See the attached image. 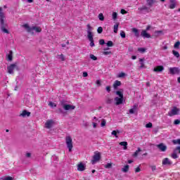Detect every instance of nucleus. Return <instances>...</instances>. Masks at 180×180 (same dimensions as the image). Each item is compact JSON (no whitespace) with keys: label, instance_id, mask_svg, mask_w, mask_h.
I'll use <instances>...</instances> for the list:
<instances>
[{"label":"nucleus","instance_id":"1","mask_svg":"<svg viewBox=\"0 0 180 180\" xmlns=\"http://www.w3.org/2000/svg\"><path fill=\"white\" fill-rule=\"evenodd\" d=\"M5 13L2 11V8H0V29L3 33L9 34V30H8V24L5 22Z\"/></svg>","mask_w":180,"mask_h":180},{"label":"nucleus","instance_id":"2","mask_svg":"<svg viewBox=\"0 0 180 180\" xmlns=\"http://www.w3.org/2000/svg\"><path fill=\"white\" fill-rule=\"evenodd\" d=\"M86 27L87 39L90 41V46L95 47V43L94 42V32H92V30H94V27H92L90 24H88Z\"/></svg>","mask_w":180,"mask_h":180},{"label":"nucleus","instance_id":"3","mask_svg":"<svg viewBox=\"0 0 180 180\" xmlns=\"http://www.w3.org/2000/svg\"><path fill=\"white\" fill-rule=\"evenodd\" d=\"M22 27H24L26 31L27 32V33H30L31 34H34V32H33L34 30L37 32V33H40V32H41V28L40 27H30L28 25V24H25L22 25Z\"/></svg>","mask_w":180,"mask_h":180},{"label":"nucleus","instance_id":"4","mask_svg":"<svg viewBox=\"0 0 180 180\" xmlns=\"http://www.w3.org/2000/svg\"><path fill=\"white\" fill-rule=\"evenodd\" d=\"M115 94L120 97H115L114 98V101H116L115 105H122V103H123V89H120V91H117Z\"/></svg>","mask_w":180,"mask_h":180},{"label":"nucleus","instance_id":"5","mask_svg":"<svg viewBox=\"0 0 180 180\" xmlns=\"http://www.w3.org/2000/svg\"><path fill=\"white\" fill-rule=\"evenodd\" d=\"M60 106L61 108H63V109H64V110H66V111H68V110L71 111L75 109V105L67 104L65 103V101L64 100H62L60 101Z\"/></svg>","mask_w":180,"mask_h":180},{"label":"nucleus","instance_id":"6","mask_svg":"<svg viewBox=\"0 0 180 180\" xmlns=\"http://www.w3.org/2000/svg\"><path fill=\"white\" fill-rule=\"evenodd\" d=\"M65 143L69 150V152L71 153V151H72V148L74 147V146L72 145V138H71V136H66L65 137Z\"/></svg>","mask_w":180,"mask_h":180},{"label":"nucleus","instance_id":"7","mask_svg":"<svg viewBox=\"0 0 180 180\" xmlns=\"http://www.w3.org/2000/svg\"><path fill=\"white\" fill-rule=\"evenodd\" d=\"M180 109L176 107H173L172 109L168 112V116L172 117L179 115Z\"/></svg>","mask_w":180,"mask_h":180},{"label":"nucleus","instance_id":"8","mask_svg":"<svg viewBox=\"0 0 180 180\" xmlns=\"http://www.w3.org/2000/svg\"><path fill=\"white\" fill-rule=\"evenodd\" d=\"M54 124H55L54 120H48L45 122L44 127H45V129H51V127H53V126H54Z\"/></svg>","mask_w":180,"mask_h":180},{"label":"nucleus","instance_id":"9","mask_svg":"<svg viewBox=\"0 0 180 180\" xmlns=\"http://www.w3.org/2000/svg\"><path fill=\"white\" fill-rule=\"evenodd\" d=\"M15 68H18V65H16V63L10 65L9 66L7 67L8 72L11 75H13L14 74L13 70H15Z\"/></svg>","mask_w":180,"mask_h":180},{"label":"nucleus","instance_id":"10","mask_svg":"<svg viewBox=\"0 0 180 180\" xmlns=\"http://www.w3.org/2000/svg\"><path fill=\"white\" fill-rule=\"evenodd\" d=\"M99 160H101V153H95L94 155L93 156L91 163L95 164V162H97V161H99Z\"/></svg>","mask_w":180,"mask_h":180},{"label":"nucleus","instance_id":"11","mask_svg":"<svg viewBox=\"0 0 180 180\" xmlns=\"http://www.w3.org/2000/svg\"><path fill=\"white\" fill-rule=\"evenodd\" d=\"M176 151H179V154H180V146H177L173 151V154H172V158L174 160H176L178 158V155L176 154Z\"/></svg>","mask_w":180,"mask_h":180},{"label":"nucleus","instance_id":"12","mask_svg":"<svg viewBox=\"0 0 180 180\" xmlns=\"http://www.w3.org/2000/svg\"><path fill=\"white\" fill-rule=\"evenodd\" d=\"M162 165H166L167 167H171L172 162L170 161L169 158H165L162 160Z\"/></svg>","mask_w":180,"mask_h":180},{"label":"nucleus","instance_id":"13","mask_svg":"<svg viewBox=\"0 0 180 180\" xmlns=\"http://www.w3.org/2000/svg\"><path fill=\"white\" fill-rule=\"evenodd\" d=\"M169 73L172 74V75H175V74H179V68H169Z\"/></svg>","mask_w":180,"mask_h":180},{"label":"nucleus","instance_id":"14","mask_svg":"<svg viewBox=\"0 0 180 180\" xmlns=\"http://www.w3.org/2000/svg\"><path fill=\"white\" fill-rule=\"evenodd\" d=\"M167 146L163 143H161L158 145V149L162 151V153H165L167 151Z\"/></svg>","mask_w":180,"mask_h":180},{"label":"nucleus","instance_id":"15","mask_svg":"<svg viewBox=\"0 0 180 180\" xmlns=\"http://www.w3.org/2000/svg\"><path fill=\"white\" fill-rule=\"evenodd\" d=\"M141 36L144 39H150V37H151V35L147 33V30H142V32H141Z\"/></svg>","mask_w":180,"mask_h":180},{"label":"nucleus","instance_id":"16","mask_svg":"<svg viewBox=\"0 0 180 180\" xmlns=\"http://www.w3.org/2000/svg\"><path fill=\"white\" fill-rule=\"evenodd\" d=\"M30 112H28L26 110H22V113L20 114V117H29L30 116Z\"/></svg>","mask_w":180,"mask_h":180},{"label":"nucleus","instance_id":"17","mask_svg":"<svg viewBox=\"0 0 180 180\" xmlns=\"http://www.w3.org/2000/svg\"><path fill=\"white\" fill-rule=\"evenodd\" d=\"M176 7V1L170 0L169 5V9H175Z\"/></svg>","mask_w":180,"mask_h":180},{"label":"nucleus","instance_id":"18","mask_svg":"<svg viewBox=\"0 0 180 180\" xmlns=\"http://www.w3.org/2000/svg\"><path fill=\"white\" fill-rule=\"evenodd\" d=\"M6 60L8 61H12L13 60V52L10 51L8 54L6 55Z\"/></svg>","mask_w":180,"mask_h":180},{"label":"nucleus","instance_id":"19","mask_svg":"<svg viewBox=\"0 0 180 180\" xmlns=\"http://www.w3.org/2000/svg\"><path fill=\"white\" fill-rule=\"evenodd\" d=\"M129 169H130V166L129 165H127L121 169V171L122 172L127 174V172H129Z\"/></svg>","mask_w":180,"mask_h":180},{"label":"nucleus","instance_id":"20","mask_svg":"<svg viewBox=\"0 0 180 180\" xmlns=\"http://www.w3.org/2000/svg\"><path fill=\"white\" fill-rule=\"evenodd\" d=\"M120 85H122V82L119 80H116V81H115L114 84H112V86H113L114 89H117V87L120 86Z\"/></svg>","mask_w":180,"mask_h":180},{"label":"nucleus","instance_id":"21","mask_svg":"<svg viewBox=\"0 0 180 180\" xmlns=\"http://www.w3.org/2000/svg\"><path fill=\"white\" fill-rule=\"evenodd\" d=\"M77 170L80 172L85 171V165L82 163H79L77 165Z\"/></svg>","mask_w":180,"mask_h":180},{"label":"nucleus","instance_id":"22","mask_svg":"<svg viewBox=\"0 0 180 180\" xmlns=\"http://www.w3.org/2000/svg\"><path fill=\"white\" fill-rule=\"evenodd\" d=\"M141 13H146V12H150V10L148 9V7L143 6L141 8Z\"/></svg>","mask_w":180,"mask_h":180},{"label":"nucleus","instance_id":"23","mask_svg":"<svg viewBox=\"0 0 180 180\" xmlns=\"http://www.w3.org/2000/svg\"><path fill=\"white\" fill-rule=\"evenodd\" d=\"M132 32L134 33L136 37H140V32H139V30L136 28H132Z\"/></svg>","mask_w":180,"mask_h":180},{"label":"nucleus","instance_id":"24","mask_svg":"<svg viewBox=\"0 0 180 180\" xmlns=\"http://www.w3.org/2000/svg\"><path fill=\"white\" fill-rule=\"evenodd\" d=\"M120 134V130H114L111 132L112 136H115V137H116V139H117V137H119V136H117V134Z\"/></svg>","mask_w":180,"mask_h":180},{"label":"nucleus","instance_id":"25","mask_svg":"<svg viewBox=\"0 0 180 180\" xmlns=\"http://www.w3.org/2000/svg\"><path fill=\"white\" fill-rule=\"evenodd\" d=\"M120 146H122L124 148V150H127V142L126 141H122L120 143Z\"/></svg>","mask_w":180,"mask_h":180},{"label":"nucleus","instance_id":"26","mask_svg":"<svg viewBox=\"0 0 180 180\" xmlns=\"http://www.w3.org/2000/svg\"><path fill=\"white\" fill-rule=\"evenodd\" d=\"M139 61H140V64H141V65H140V67H139V68H144V67H145V65H144V58H140L139 59Z\"/></svg>","mask_w":180,"mask_h":180},{"label":"nucleus","instance_id":"27","mask_svg":"<svg viewBox=\"0 0 180 180\" xmlns=\"http://www.w3.org/2000/svg\"><path fill=\"white\" fill-rule=\"evenodd\" d=\"M137 110V105H134L133 108H131L129 110V113L131 115H133V113H134V110Z\"/></svg>","mask_w":180,"mask_h":180},{"label":"nucleus","instance_id":"28","mask_svg":"<svg viewBox=\"0 0 180 180\" xmlns=\"http://www.w3.org/2000/svg\"><path fill=\"white\" fill-rule=\"evenodd\" d=\"M141 148H138V150L136 152H134V153L133 154V157L134 158L137 157V155H139V153H141Z\"/></svg>","mask_w":180,"mask_h":180},{"label":"nucleus","instance_id":"29","mask_svg":"<svg viewBox=\"0 0 180 180\" xmlns=\"http://www.w3.org/2000/svg\"><path fill=\"white\" fill-rule=\"evenodd\" d=\"M98 19L101 22H103V20H105V17L103 16V13L98 14Z\"/></svg>","mask_w":180,"mask_h":180},{"label":"nucleus","instance_id":"30","mask_svg":"<svg viewBox=\"0 0 180 180\" xmlns=\"http://www.w3.org/2000/svg\"><path fill=\"white\" fill-rule=\"evenodd\" d=\"M147 5L148 6H152L154 5V0H148L147 1Z\"/></svg>","mask_w":180,"mask_h":180},{"label":"nucleus","instance_id":"31","mask_svg":"<svg viewBox=\"0 0 180 180\" xmlns=\"http://www.w3.org/2000/svg\"><path fill=\"white\" fill-rule=\"evenodd\" d=\"M118 29H119V23H116L114 25V33H117Z\"/></svg>","mask_w":180,"mask_h":180},{"label":"nucleus","instance_id":"32","mask_svg":"<svg viewBox=\"0 0 180 180\" xmlns=\"http://www.w3.org/2000/svg\"><path fill=\"white\" fill-rule=\"evenodd\" d=\"M58 58L62 61H65V57L63 54L58 55Z\"/></svg>","mask_w":180,"mask_h":180},{"label":"nucleus","instance_id":"33","mask_svg":"<svg viewBox=\"0 0 180 180\" xmlns=\"http://www.w3.org/2000/svg\"><path fill=\"white\" fill-rule=\"evenodd\" d=\"M48 105L51 108H57V104H56V103H53L51 101H50Z\"/></svg>","mask_w":180,"mask_h":180},{"label":"nucleus","instance_id":"34","mask_svg":"<svg viewBox=\"0 0 180 180\" xmlns=\"http://www.w3.org/2000/svg\"><path fill=\"white\" fill-rule=\"evenodd\" d=\"M154 30V28L153 27H151V25H148L146 29L144 30H146V32H152Z\"/></svg>","mask_w":180,"mask_h":180},{"label":"nucleus","instance_id":"35","mask_svg":"<svg viewBox=\"0 0 180 180\" xmlns=\"http://www.w3.org/2000/svg\"><path fill=\"white\" fill-rule=\"evenodd\" d=\"M1 179H2V180H13V177L8 176L6 177H1Z\"/></svg>","mask_w":180,"mask_h":180},{"label":"nucleus","instance_id":"36","mask_svg":"<svg viewBox=\"0 0 180 180\" xmlns=\"http://www.w3.org/2000/svg\"><path fill=\"white\" fill-rule=\"evenodd\" d=\"M113 102V99L108 98L105 101V103H107L108 105H110V103H112Z\"/></svg>","mask_w":180,"mask_h":180},{"label":"nucleus","instance_id":"37","mask_svg":"<svg viewBox=\"0 0 180 180\" xmlns=\"http://www.w3.org/2000/svg\"><path fill=\"white\" fill-rule=\"evenodd\" d=\"M59 115H64L65 112L63 110V108H58L56 111Z\"/></svg>","mask_w":180,"mask_h":180},{"label":"nucleus","instance_id":"38","mask_svg":"<svg viewBox=\"0 0 180 180\" xmlns=\"http://www.w3.org/2000/svg\"><path fill=\"white\" fill-rule=\"evenodd\" d=\"M101 127H105V126H106V120L105 119L101 120Z\"/></svg>","mask_w":180,"mask_h":180},{"label":"nucleus","instance_id":"39","mask_svg":"<svg viewBox=\"0 0 180 180\" xmlns=\"http://www.w3.org/2000/svg\"><path fill=\"white\" fill-rule=\"evenodd\" d=\"M89 57L94 61H96V60H98V58L96 56H95L94 54H90Z\"/></svg>","mask_w":180,"mask_h":180},{"label":"nucleus","instance_id":"40","mask_svg":"<svg viewBox=\"0 0 180 180\" xmlns=\"http://www.w3.org/2000/svg\"><path fill=\"white\" fill-rule=\"evenodd\" d=\"M172 53L176 58H179V53L176 51H172Z\"/></svg>","mask_w":180,"mask_h":180},{"label":"nucleus","instance_id":"41","mask_svg":"<svg viewBox=\"0 0 180 180\" xmlns=\"http://www.w3.org/2000/svg\"><path fill=\"white\" fill-rule=\"evenodd\" d=\"M112 16L113 20H116V19H117V13L113 12Z\"/></svg>","mask_w":180,"mask_h":180},{"label":"nucleus","instance_id":"42","mask_svg":"<svg viewBox=\"0 0 180 180\" xmlns=\"http://www.w3.org/2000/svg\"><path fill=\"white\" fill-rule=\"evenodd\" d=\"M108 47H113V41H108L107 43H106Z\"/></svg>","mask_w":180,"mask_h":180},{"label":"nucleus","instance_id":"43","mask_svg":"<svg viewBox=\"0 0 180 180\" xmlns=\"http://www.w3.org/2000/svg\"><path fill=\"white\" fill-rule=\"evenodd\" d=\"M118 78H123V77H126V73L122 72L118 75Z\"/></svg>","mask_w":180,"mask_h":180},{"label":"nucleus","instance_id":"44","mask_svg":"<svg viewBox=\"0 0 180 180\" xmlns=\"http://www.w3.org/2000/svg\"><path fill=\"white\" fill-rule=\"evenodd\" d=\"M172 143H173V144H179L180 145V139L173 140Z\"/></svg>","mask_w":180,"mask_h":180},{"label":"nucleus","instance_id":"45","mask_svg":"<svg viewBox=\"0 0 180 180\" xmlns=\"http://www.w3.org/2000/svg\"><path fill=\"white\" fill-rule=\"evenodd\" d=\"M179 46H180V42L179 41H178L177 42H176L174 45V49H179Z\"/></svg>","mask_w":180,"mask_h":180},{"label":"nucleus","instance_id":"46","mask_svg":"<svg viewBox=\"0 0 180 180\" xmlns=\"http://www.w3.org/2000/svg\"><path fill=\"white\" fill-rule=\"evenodd\" d=\"M146 129H151V127H153V123L149 122V123L146 124Z\"/></svg>","mask_w":180,"mask_h":180},{"label":"nucleus","instance_id":"47","mask_svg":"<svg viewBox=\"0 0 180 180\" xmlns=\"http://www.w3.org/2000/svg\"><path fill=\"white\" fill-rule=\"evenodd\" d=\"M102 32H103V28H102V27H99L97 29V32L101 34V33H102Z\"/></svg>","mask_w":180,"mask_h":180},{"label":"nucleus","instance_id":"48","mask_svg":"<svg viewBox=\"0 0 180 180\" xmlns=\"http://www.w3.org/2000/svg\"><path fill=\"white\" fill-rule=\"evenodd\" d=\"M120 36L122 39H125L126 38V33L124 31H122L120 32Z\"/></svg>","mask_w":180,"mask_h":180},{"label":"nucleus","instance_id":"49","mask_svg":"<svg viewBox=\"0 0 180 180\" xmlns=\"http://www.w3.org/2000/svg\"><path fill=\"white\" fill-rule=\"evenodd\" d=\"M161 71H164V66L162 65H159L158 66V72H161Z\"/></svg>","mask_w":180,"mask_h":180},{"label":"nucleus","instance_id":"50","mask_svg":"<svg viewBox=\"0 0 180 180\" xmlns=\"http://www.w3.org/2000/svg\"><path fill=\"white\" fill-rule=\"evenodd\" d=\"M105 168H107V169L112 168V163H108L107 165H105Z\"/></svg>","mask_w":180,"mask_h":180},{"label":"nucleus","instance_id":"51","mask_svg":"<svg viewBox=\"0 0 180 180\" xmlns=\"http://www.w3.org/2000/svg\"><path fill=\"white\" fill-rule=\"evenodd\" d=\"M138 51H139L140 53H144L146 51V49H144V48H139L138 49Z\"/></svg>","mask_w":180,"mask_h":180},{"label":"nucleus","instance_id":"52","mask_svg":"<svg viewBox=\"0 0 180 180\" xmlns=\"http://www.w3.org/2000/svg\"><path fill=\"white\" fill-rule=\"evenodd\" d=\"M103 54L104 55V56H109V54H112V51H104L103 53Z\"/></svg>","mask_w":180,"mask_h":180},{"label":"nucleus","instance_id":"53","mask_svg":"<svg viewBox=\"0 0 180 180\" xmlns=\"http://www.w3.org/2000/svg\"><path fill=\"white\" fill-rule=\"evenodd\" d=\"M99 44H101V46H103V44H105V40L104 39H100L99 40Z\"/></svg>","mask_w":180,"mask_h":180},{"label":"nucleus","instance_id":"54","mask_svg":"<svg viewBox=\"0 0 180 180\" xmlns=\"http://www.w3.org/2000/svg\"><path fill=\"white\" fill-rule=\"evenodd\" d=\"M25 157H27V158H30L32 157V153H27L25 155Z\"/></svg>","mask_w":180,"mask_h":180},{"label":"nucleus","instance_id":"55","mask_svg":"<svg viewBox=\"0 0 180 180\" xmlns=\"http://www.w3.org/2000/svg\"><path fill=\"white\" fill-rule=\"evenodd\" d=\"M120 13H122V15H125V13H127V11H126V10L124 9H121Z\"/></svg>","mask_w":180,"mask_h":180},{"label":"nucleus","instance_id":"56","mask_svg":"<svg viewBox=\"0 0 180 180\" xmlns=\"http://www.w3.org/2000/svg\"><path fill=\"white\" fill-rule=\"evenodd\" d=\"M180 124V120H175L174 122V124Z\"/></svg>","mask_w":180,"mask_h":180},{"label":"nucleus","instance_id":"57","mask_svg":"<svg viewBox=\"0 0 180 180\" xmlns=\"http://www.w3.org/2000/svg\"><path fill=\"white\" fill-rule=\"evenodd\" d=\"M140 171H141V169H140V167H138L135 169V172L137 173V172H140Z\"/></svg>","mask_w":180,"mask_h":180},{"label":"nucleus","instance_id":"58","mask_svg":"<svg viewBox=\"0 0 180 180\" xmlns=\"http://www.w3.org/2000/svg\"><path fill=\"white\" fill-rule=\"evenodd\" d=\"M105 89H106V91H107V92H110V86H107L106 87H105Z\"/></svg>","mask_w":180,"mask_h":180},{"label":"nucleus","instance_id":"59","mask_svg":"<svg viewBox=\"0 0 180 180\" xmlns=\"http://www.w3.org/2000/svg\"><path fill=\"white\" fill-rule=\"evenodd\" d=\"M96 84L98 86H101V80H96Z\"/></svg>","mask_w":180,"mask_h":180},{"label":"nucleus","instance_id":"60","mask_svg":"<svg viewBox=\"0 0 180 180\" xmlns=\"http://www.w3.org/2000/svg\"><path fill=\"white\" fill-rule=\"evenodd\" d=\"M83 77H84V78L86 77H88V72H83Z\"/></svg>","mask_w":180,"mask_h":180},{"label":"nucleus","instance_id":"61","mask_svg":"<svg viewBox=\"0 0 180 180\" xmlns=\"http://www.w3.org/2000/svg\"><path fill=\"white\" fill-rule=\"evenodd\" d=\"M153 71H155V72H158V66H156V68L153 69Z\"/></svg>","mask_w":180,"mask_h":180},{"label":"nucleus","instance_id":"62","mask_svg":"<svg viewBox=\"0 0 180 180\" xmlns=\"http://www.w3.org/2000/svg\"><path fill=\"white\" fill-rule=\"evenodd\" d=\"M151 169H152V171H155V169H157V168L155 167V166H151Z\"/></svg>","mask_w":180,"mask_h":180},{"label":"nucleus","instance_id":"63","mask_svg":"<svg viewBox=\"0 0 180 180\" xmlns=\"http://www.w3.org/2000/svg\"><path fill=\"white\" fill-rule=\"evenodd\" d=\"M93 127L94 129H96V122H93Z\"/></svg>","mask_w":180,"mask_h":180},{"label":"nucleus","instance_id":"64","mask_svg":"<svg viewBox=\"0 0 180 180\" xmlns=\"http://www.w3.org/2000/svg\"><path fill=\"white\" fill-rule=\"evenodd\" d=\"M129 51H133V47L130 46L129 49H128Z\"/></svg>","mask_w":180,"mask_h":180}]
</instances>
